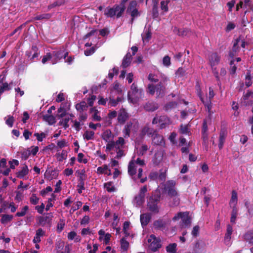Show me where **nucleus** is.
<instances>
[{"instance_id":"nucleus-1","label":"nucleus","mask_w":253,"mask_h":253,"mask_svg":"<svg viewBox=\"0 0 253 253\" xmlns=\"http://www.w3.org/2000/svg\"><path fill=\"white\" fill-rule=\"evenodd\" d=\"M161 195L160 192L152 194L147 202V208L150 211L158 213L159 211V203L160 202Z\"/></svg>"},{"instance_id":"nucleus-2","label":"nucleus","mask_w":253,"mask_h":253,"mask_svg":"<svg viewBox=\"0 0 253 253\" xmlns=\"http://www.w3.org/2000/svg\"><path fill=\"white\" fill-rule=\"evenodd\" d=\"M137 2L135 0H131L126 8V13L129 14L131 16L130 23L132 24L135 18L141 15V12L138 10Z\"/></svg>"},{"instance_id":"nucleus-3","label":"nucleus","mask_w":253,"mask_h":253,"mask_svg":"<svg viewBox=\"0 0 253 253\" xmlns=\"http://www.w3.org/2000/svg\"><path fill=\"white\" fill-rule=\"evenodd\" d=\"M179 219H181L180 226L182 228H186L190 225L191 221L188 212H178L173 217L172 220L175 221L178 220Z\"/></svg>"},{"instance_id":"nucleus-4","label":"nucleus","mask_w":253,"mask_h":253,"mask_svg":"<svg viewBox=\"0 0 253 253\" xmlns=\"http://www.w3.org/2000/svg\"><path fill=\"white\" fill-rule=\"evenodd\" d=\"M130 91L128 92V99L131 102L133 100L136 101L141 97L142 95L143 90L141 88H139L136 84L133 83L130 86Z\"/></svg>"},{"instance_id":"nucleus-5","label":"nucleus","mask_w":253,"mask_h":253,"mask_svg":"<svg viewBox=\"0 0 253 253\" xmlns=\"http://www.w3.org/2000/svg\"><path fill=\"white\" fill-rule=\"evenodd\" d=\"M176 182L174 180H171L167 182L164 189L170 197L174 196H179L175 188Z\"/></svg>"},{"instance_id":"nucleus-6","label":"nucleus","mask_w":253,"mask_h":253,"mask_svg":"<svg viewBox=\"0 0 253 253\" xmlns=\"http://www.w3.org/2000/svg\"><path fill=\"white\" fill-rule=\"evenodd\" d=\"M148 242L150 243L149 249L153 252L157 251L162 246L160 239L157 238L154 235H150L148 240Z\"/></svg>"},{"instance_id":"nucleus-7","label":"nucleus","mask_w":253,"mask_h":253,"mask_svg":"<svg viewBox=\"0 0 253 253\" xmlns=\"http://www.w3.org/2000/svg\"><path fill=\"white\" fill-rule=\"evenodd\" d=\"M147 191L146 185L143 186L139 190L138 195L135 197V201L138 206H141L145 202V193Z\"/></svg>"},{"instance_id":"nucleus-8","label":"nucleus","mask_w":253,"mask_h":253,"mask_svg":"<svg viewBox=\"0 0 253 253\" xmlns=\"http://www.w3.org/2000/svg\"><path fill=\"white\" fill-rule=\"evenodd\" d=\"M40 225L42 226L46 224L50 225L53 218V214L51 212L46 213L43 216H40L38 217Z\"/></svg>"},{"instance_id":"nucleus-9","label":"nucleus","mask_w":253,"mask_h":253,"mask_svg":"<svg viewBox=\"0 0 253 253\" xmlns=\"http://www.w3.org/2000/svg\"><path fill=\"white\" fill-rule=\"evenodd\" d=\"M59 174V170L56 169L50 170L49 168L44 173V178L47 180L50 181L53 179H56Z\"/></svg>"},{"instance_id":"nucleus-10","label":"nucleus","mask_w":253,"mask_h":253,"mask_svg":"<svg viewBox=\"0 0 253 253\" xmlns=\"http://www.w3.org/2000/svg\"><path fill=\"white\" fill-rule=\"evenodd\" d=\"M64 52V49H60L56 50L52 52V56L54 57L52 61V64L56 63L58 61L63 58V53Z\"/></svg>"},{"instance_id":"nucleus-11","label":"nucleus","mask_w":253,"mask_h":253,"mask_svg":"<svg viewBox=\"0 0 253 253\" xmlns=\"http://www.w3.org/2000/svg\"><path fill=\"white\" fill-rule=\"evenodd\" d=\"M227 135V131L226 128L223 127L221 128L219 137V143H218V147L219 149H221L223 148L225 138Z\"/></svg>"},{"instance_id":"nucleus-12","label":"nucleus","mask_w":253,"mask_h":253,"mask_svg":"<svg viewBox=\"0 0 253 253\" xmlns=\"http://www.w3.org/2000/svg\"><path fill=\"white\" fill-rule=\"evenodd\" d=\"M128 118V115L124 108L121 109L118 116V121L120 124H124Z\"/></svg>"},{"instance_id":"nucleus-13","label":"nucleus","mask_w":253,"mask_h":253,"mask_svg":"<svg viewBox=\"0 0 253 253\" xmlns=\"http://www.w3.org/2000/svg\"><path fill=\"white\" fill-rule=\"evenodd\" d=\"M220 60V56L216 52L212 53L209 57V60L211 67L217 65L219 63Z\"/></svg>"},{"instance_id":"nucleus-14","label":"nucleus","mask_w":253,"mask_h":253,"mask_svg":"<svg viewBox=\"0 0 253 253\" xmlns=\"http://www.w3.org/2000/svg\"><path fill=\"white\" fill-rule=\"evenodd\" d=\"M113 7L114 10H115L116 17L117 18H119L122 16L125 9H126V6L122 5L121 3L119 4H115L113 6Z\"/></svg>"},{"instance_id":"nucleus-15","label":"nucleus","mask_w":253,"mask_h":253,"mask_svg":"<svg viewBox=\"0 0 253 253\" xmlns=\"http://www.w3.org/2000/svg\"><path fill=\"white\" fill-rule=\"evenodd\" d=\"M158 108V104L154 101L148 102L144 106V109L148 112H154Z\"/></svg>"},{"instance_id":"nucleus-16","label":"nucleus","mask_w":253,"mask_h":253,"mask_svg":"<svg viewBox=\"0 0 253 253\" xmlns=\"http://www.w3.org/2000/svg\"><path fill=\"white\" fill-rule=\"evenodd\" d=\"M233 232V228L231 225L230 224H228L227 226V231L225 235L224 239V244L228 246L230 245V241L231 240V236Z\"/></svg>"},{"instance_id":"nucleus-17","label":"nucleus","mask_w":253,"mask_h":253,"mask_svg":"<svg viewBox=\"0 0 253 253\" xmlns=\"http://www.w3.org/2000/svg\"><path fill=\"white\" fill-rule=\"evenodd\" d=\"M152 143L154 145H162L165 144V141L163 136L159 134L158 132L154 134V136L152 138Z\"/></svg>"},{"instance_id":"nucleus-18","label":"nucleus","mask_w":253,"mask_h":253,"mask_svg":"<svg viewBox=\"0 0 253 253\" xmlns=\"http://www.w3.org/2000/svg\"><path fill=\"white\" fill-rule=\"evenodd\" d=\"M151 219L150 213H143L140 215V219L143 227L146 226Z\"/></svg>"},{"instance_id":"nucleus-19","label":"nucleus","mask_w":253,"mask_h":253,"mask_svg":"<svg viewBox=\"0 0 253 253\" xmlns=\"http://www.w3.org/2000/svg\"><path fill=\"white\" fill-rule=\"evenodd\" d=\"M163 155L161 151H157L154 155L152 162L155 166H158L163 160Z\"/></svg>"},{"instance_id":"nucleus-20","label":"nucleus","mask_w":253,"mask_h":253,"mask_svg":"<svg viewBox=\"0 0 253 253\" xmlns=\"http://www.w3.org/2000/svg\"><path fill=\"white\" fill-rule=\"evenodd\" d=\"M166 225V222L161 219L155 220L153 223L154 228L157 230H163Z\"/></svg>"},{"instance_id":"nucleus-21","label":"nucleus","mask_w":253,"mask_h":253,"mask_svg":"<svg viewBox=\"0 0 253 253\" xmlns=\"http://www.w3.org/2000/svg\"><path fill=\"white\" fill-rule=\"evenodd\" d=\"M132 126V123L131 122H127L123 130L124 137L125 138H128L130 136V133Z\"/></svg>"},{"instance_id":"nucleus-22","label":"nucleus","mask_w":253,"mask_h":253,"mask_svg":"<svg viewBox=\"0 0 253 253\" xmlns=\"http://www.w3.org/2000/svg\"><path fill=\"white\" fill-rule=\"evenodd\" d=\"M131 57L132 55L130 52H127L126 54L123 58L122 63V66L123 68H126L130 65L131 61Z\"/></svg>"},{"instance_id":"nucleus-23","label":"nucleus","mask_w":253,"mask_h":253,"mask_svg":"<svg viewBox=\"0 0 253 253\" xmlns=\"http://www.w3.org/2000/svg\"><path fill=\"white\" fill-rule=\"evenodd\" d=\"M173 31L176 33L179 36L184 37L187 36L189 32H190V30L188 28H181L178 29L176 27H175Z\"/></svg>"},{"instance_id":"nucleus-24","label":"nucleus","mask_w":253,"mask_h":253,"mask_svg":"<svg viewBox=\"0 0 253 253\" xmlns=\"http://www.w3.org/2000/svg\"><path fill=\"white\" fill-rule=\"evenodd\" d=\"M1 76L0 75V84L2 85L0 86V94H1L4 91L9 90L11 89L10 85L7 83H3V78H1Z\"/></svg>"},{"instance_id":"nucleus-25","label":"nucleus","mask_w":253,"mask_h":253,"mask_svg":"<svg viewBox=\"0 0 253 253\" xmlns=\"http://www.w3.org/2000/svg\"><path fill=\"white\" fill-rule=\"evenodd\" d=\"M238 202V196L237 193L235 190H233L232 191V196L229 202V205L231 207L232 206H235L236 207Z\"/></svg>"},{"instance_id":"nucleus-26","label":"nucleus","mask_w":253,"mask_h":253,"mask_svg":"<svg viewBox=\"0 0 253 253\" xmlns=\"http://www.w3.org/2000/svg\"><path fill=\"white\" fill-rule=\"evenodd\" d=\"M156 91L158 96L163 95L165 93V87L163 83L160 82L157 85H155Z\"/></svg>"},{"instance_id":"nucleus-27","label":"nucleus","mask_w":253,"mask_h":253,"mask_svg":"<svg viewBox=\"0 0 253 253\" xmlns=\"http://www.w3.org/2000/svg\"><path fill=\"white\" fill-rule=\"evenodd\" d=\"M104 15L108 18H113L116 16L113 6L112 7H107L104 10Z\"/></svg>"},{"instance_id":"nucleus-28","label":"nucleus","mask_w":253,"mask_h":253,"mask_svg":"<svg viewBox=\"0 0 253 253\" xmlns=\"http://www.w3.org/2000/svg\"><path fill=\"white\" fill-rule=\"evenodd\" d=\"M75 107H76V110L78 111L82 112L84 111L87 110V108H88V105H87V103L85 101H83L79 103H77Z\"/></svg>"},{"instance_id":"nucleus-29","label":"nucleus","mask_w":253,"mask_h":253,"mask_svg":"<svg viewBox=\"0 0 253 253\" xmlns=\"http://www.w3.org/2000/svg\"><path fill=\"white\" fill-rule=\"evenodd\" d=\"M128 173L131 176L134 175L136 173L135 164V163L132 161H131L129 163L128 166Z\"/></svg>"},{"instance_id":"nucleus-30","label":"nucleus","mask_w":253,"mask_h":253,"mask_svg":"<svg viewBox=\"0 0 253 253\" xmlns=\"http://www.w3.org/2000/svg\"><path fill=\"white\" fill-rule=\"evenodd\" d=\"M29 172V169L27 165L22 168V169L16 173V176L19 178H23L25 176L27 175Z\"/></svg>"},{"instance_id":"nucleus-31","label":"nucleus","mask_w":253,"mask_h":253,"mask_svg":"<svg viewBox=\"0 0 253 253\" xmlns=\"http://www.w3.org/2000/svg\"><path fill=\"white\" fill-rule=\"evenodd\" d=\"M170 200L169 201V206L171 207H174L178 206L180 204V198H179V196H174L173 197H171Z\"/></svg>"},{"instance_id":"nucleus-32","label":"nucleus","mask_w":253,"mask_h":253,"mask_svg":"<svg viewBox=\"0 0 253 253\" xmlns=\"http://www.w3.org/2000/svg\"><path fill=\"white\" fill-rule=\"evenodd\" d=\"M84 180L85 178L83 177V176H81L79 178V183L77 185V187H79V189H78V192L79 194L82 193V190H84L85 189L84 188Z\"/></svg>"},{"instance_id":"nucleus-33","label":"nucleus","mask_w":253,"mask_h":253,"mask_svg":"<svg viewBox=\"0 0 253 253\" xmlns=\"http://www.w3.org/2000/svg\"><path fill=\"white\" fill-rule=\"evenodd\" d=\"M244 238L249 244H253V231L250 230L247 232L244 235Z\"/></svg>"},{"instance_id":"nucleus-34","label":"nucleus","mask_w":253,"mask_h":253,"mask_svg":"<svg viewBox=\"0 0 253 253\" xmlns=\"http://www.w3.org/2000/svg\"><path fill=\"white\" fill-rule=\"evenodd\" d=\"M43 120L48 122L50 125H52L56 123L55 118L52 115H45L43 116Z\"/></svg>"},{"instance_id":"nucleus-35","label":"nucleus","mask_w":253,"mask_h":253,"mask_svg":"<svg viewBox=\"0 0 253 253\" xmlns=\"http://www.w3.org/2000/svg\"><path fill=\"white\" fill-rule=\"evenodd\" d=\"M101 137L106 142H109L110 138L112 137L111 131L109 129H106L102 133Z\"/></svg>"},{"instance_id":"nucleus-36","label":"nucleus","mask_w":253,"mask_h":253,"mask_svg":"<svg viewBox=\"0 0 253 253\" xmlns=\"http://www.w3.org/2000/svg\"><path fill=\"white\" fill-rule=\"evenodd\" d=\"M90 113H93L92 117V119L94 121H100L101 120V118L100 116L98 115V114L99 113V111L97 109H96L95 107H92L90 108Z\"/></svg>"},{"instance_id":"nucleus-37","label":"nucleus","mask_w":253,"mask_h":253,"mask_svg":"<svg viewBox=\"0 0 253 253\" xmlns=\"http://www.w3.org/2000/svg\"><path fill=\"white\" fill-rule=\"evenodd\" d=\"M232 210L231 214L230 222L232 223H235L237 215L238 214V210L235 206H232Z\"/></svg>"},{"instance_id":"nucleus-38","label":"nucleus","mask_w":253,"mask_h":253,"mask_svg":"<svg viewBox=\"0 0 253 253\" xmlns=\"http://www.w3.org/2000/svg\"><path fill=\"white\" fill-rule=\"evenodd\" d=\"M104 187L106 189L108 192H113L116 191V188L113 185V182L109 181L104 183Z\"/></svg>"},{"instance_id":"nucleus-39","label":"nucleus","mask_w":253,"mask_h":253,"mask_svg":"<svg viewBox=\"0 0 253 253\" xmlns=\"http://www.w3.org/2000/svg\"><path fill=\"white\" fill-rule=\"evenodd\" d=\"M57 159L59 162H62L66 159L67 157V152L66 150H63L61 153H57L56 154Z\"/></svg>"},{"instance_id":"nucleus-40","label":"nucleus","mask_w":253,"mask_h":253,"mask_svg":"<svg viewBox=\"0 0 253 253\" xmlns=\"http://www.w3.org/2000/svg\"><path fill=\"white\" fill-rule=\"evenodd\" d=\"M177 106V103L175 101H171L165 105L164 109L166 111H170Z\"/></svg>"},{"instance_id":"nucleus-41","label":"nucleus","mask_w":253,"mask_h":253,"mask_svg":"<svg viewBox=\"0 0 253 253\" xmlns=\"http://www.w3.org/2000/svg\"><path fill=\"white\" fill-rule=\"evenodd\" d=\"M94 135V131L86 130L83 134V137L84 139H86L87 140H92L93 139Z\"/></svg>"},{"instance_id":"nucleus-42","label":"nucleus","mask_w":253,"mask_h":253,"mask_svg":"<svg viewBox=\"0 0 253 253\" xmlns=\"http://www.w3.org/2000/svg\"><path fill=\"white\" fill-rule=\"evenodd\" d=\"M176 243L170 244L167 247L166 251L169 253H175L176 252Z\"/></svg>"},{"instance_id":"nucleus-43","label":"nucleus","mask_w":253,"mask_h":253,"mask_svg":"<svg viewBox=\"0 0 253 253\" xmlns=\"http://www.w3.org/2000/svg\"><path fill=\"white\" fill-rule=\"evenodd\" d=\"M121 248L124 251H126L129 247V243L125 238L121 239Z\"/></svg>"},{"instance_id":"nucleus-44","label":"nucleus","mask_w":253,"mask_h":253,"mask_svg":"<svg viewBox=\"0 0 253 253\" xmlns=\"http://www.w3.org/2000/svg\"><path fill=\"white\" fill-rule=\"evenodd\" d=\"M51 14L50 13H44L37 15L35 17V19L36 20H40L42 19H49L51 17Z\"/></svg>"},{"instance_id":"nucleus-45","label":"nucleus","mask_w":253,"mask_h":253,"mask_svg":"<svg viewBox=\"0 0 253 253\" xmlns=\"http://www.w3.org/2000/svg\"><path fill=\"white\" fill-rule=\"evenodd\" d=\"M32 50H33L34 53L32 54V56L30 58V60L31 62L35 61V58H37L39 55V53L38 52V48L36 45H33L32 46Z\"/></svg>"},{"instance_id":"nucleus-46","label":"nucleus","mask_w":253,"mask_h":253,"mask_svg":"<svg viewBox=\"0 0 253 253\" xmlns=\"http://www.w3.org/2000/svg\"><path fill=\"white\" fill-rule=\"evenodd\" d=\"M13 217L12 215L3 214L1 218V222L3 224L10 221L12 219Z\"/></svg>"},{"instance_id":"nucleus-47","label":"nucleus","mask_w":253,"mask_h":253,"mask_svg":"<svg viewBox=\"0 0 253 253\" xmlns=\"http://www.w3.org/2000/svg\"><path fill=\"white\" fill-rule=\"evenodd\" d=\"M253 84L250 72H248L246 76L245 84L247 87H250Z\"/></svg>"},{"instance_id":"nucleus-48","label":"nucleus","mask_w":253,"mask_h":253,"mask_svg":"<svg viewBox=\"0 0 253 253\" xmlns=\"http://www.w3.org/2000/svg\"><path fill=\"white\" fill-rule=\"evenodd\" d=\"M235 60H230V73L231 75H234L235 74L236 70H237V66L234 63Z\"/></svg>"},{"instance_id":"nucleus-49","label":"nucleus","mask_w":253,"mask_h":253,"mask_svg":"<svg viewBox=\"0 0 253 253\" xmlns=\"http://www.w3.org/2000/svg\"><path fill=\"white\" fill-rule=\"evenodd\" d=\"M169 2V0L161 1V8L162 10L164 12H167L169 10L168 4Z\"/></svg>"},{"instance_id":"nucleus-50","label":"nucleus","mask_w":253,"mask_h":253,"mask_svg":"<svg viewBox=\"0 0 253 253\" xmlns=\"http://www.w3.org/2000/svg\"><path fill=\"white\" fill-rule=\"evenodd\" d=\"M148 150V148L147 145L146 144H143L138 151V155L139 156H143Z\"/></svg>"},{"instance_id":"nucleus-51","label":"nucleus","mask_w":253,"mask_h":253,"mask_svg":"<svg viewBox=\"0 0 253 253\" xmlns=\"http://www.w3.org/2000/svg\"><path fill=\"white\" fill-rule=\"evenodd\" d=\"M152 15L153 18H157L159 16L158 6L157 3H154L152 7Z\"/></svg>"},{"instance_id":"nucleus-52","label":"nucleus","mask_w":253,"mask_h":253,"mask_svg":"<svg viewBox=\"0 0 253 253\" xmlns=\"http://www.w3.org/2000/svg\"><path fill=\"white\" fill-rule=\"evenodd\" d=\"M28 210L29 207L28 206H25L22 208L21 211L16 212L15 216L18 217L23 216L26 214V212L28 211Z\"/></svg>"},{"instance_id":"nucleus-53","label":"nucleus","mask_w":253,"mask_h":253,"mask_svg":"<svg viewBox=\"0 0 253 253\" xmlns=\"http://www.w3.org/2000/svg\"><path fill=\"white\" fill-rule=\"evenodd\" d=\"M55 199V195L52 193L51 195V198H49L48 200V204L46 206L45 210L48 211L50 207H53V204L51 203V201L54 200Z\"/></svg>"},{"instance_id":"nucleus-54","label":"nucleus","mask_w":253,"mask_h":253,"mask_svg":"<svg viewBox=\"0 0 253 253\" xmlns=\"http://www.w3.org/2000/svg\"><path fill=\"white\" fill-rule=\"evenodd\" d=\"M159 123H164L165 124H170V120L169 117L166 115L161 116L159 118Z\"/></svg>"},{"instance_id":"nucleus-55","label":"nucleus","mask_w":253,"mask_h":253,"mask_svg":"<svg viewBox=\"0 0 253 253\" xmlns=\"http://www.w3.org/2000/svg\"><path fill=\"white\" fill-rule=\"evenodd\" d=\"M179 132L181 134H187L190 132V131L187 126L181 125Z\"/></svg>"},{"instance_id":"nucleus-56","label":"nucleus","mask_w":253,"mask_h":253,"mask_svg":"<svg viewBox=\"0 0 253 253\" xmlns=\"http://www.w3.org/2000/svg\"><path fill=\"white\" fill-rule=\"evenodd\" d=\"M108 166L104 165L102 167H99L97 169V173L99 174L105 173L108 170Z\"/></svg>"},{"instance_id":"nucleus-57","label":"nucleus","mask_w":253,"mask_h":253,"mask_svg":"<svg viewBox=\"0 0 253 253\" xmlns=\"http://www.w3.org/2000/svg\"><path fill=\"white\" fill-rule=\"evenodd\" d=\"M39 198H38L36 194H33L30 198V202L33 205H37L39 203Z\"/></svg>"},{"instance_id":"nucleus-58","label":"nucleus","mask_w":253,"mask_h":253,"mask_svg":"<svg viewBox=\"0 0 253 253\" xmlns=\"http://www.w3.org/2000/svg\"><path fill=\"white\" fill-rule=\"evenodd\" d=\"M84 155L82 153H79L78 155L77 160L79 163H83L84 164H86L88 162L86 159H83Z\"/></svg>"},{"instance_id":"nucleus-59","label":"nucleus","mask_w":253,"mask_h":253,"mask_svg":"<svg viewBox=\"0 0 253 253\" xmlns=\"http://www.w3.org/2000/svg\"><path fill=\"white\" fill-rule=\"evenodd\" d=\"M64 247V243L63 242H58L55 245V248L57 250V253H59V252L62 250Z\"/></svg>"},{"instance_id":"nucleus-60","label":"nucleus","mask_w":253,"mask_h":253,"mask_svg":"<svg viewBox=\"0 0 253 253\" xmlns=\"http://www.w3.org/2000/svg\"><path fill=\"white\" fill-rule=\"evenodd\" d=\"M52 57V54L50 52H48L46 55L43 56L42 62L43 64H45L47 61L50 60Z\"/></svg>"},{"instance_id":"nucleus-61","label":"nucleus","mask_w":253,"mask_h":253,"mask_svg":"<svg viewBox=\"0 0 253 253\" xmlns=\"http://www.w3.org/2000/svg\"><path fill=\"white\" fill-rule=\"evenodd\" d=\"M34 136L37 137V139L39 142H42L43 140V139L46 137V135L44 132H42L41 133H35Z\"/></svg>"},{"instance_id":"nucleus-62","label":"nucleus","mask_w":253,"mask_h":253,"mask_svg":"<svg viewBox=\"0 0 253 253\" xmlns=\"http://www.w3.org/2000/svg\"><path fill=\"white\" fill-rule=\"evenodd\" d=\"M240 41V39L239 37V38H237L235 40V42H234V44H233V45L232 47V51H233L234 52H237V51H238L239 49V47L238 46V43H239Z\"/></svg>"},{"instance_id":"nucleus-63","label":"nucleus","mask_w":253,"mask_h":253,"mask_svg":"<svg viewBox=\"0 0 253 253\" xmlns=\"http://www.w3.org/2000/svg\"><path fill=\"white\" fill-rule=\"evenodd\" d=\"M115 146V143L114 141H109L106 145V151L109 152L112 150Z\"/></svg>"},{"instance_id":"nucleus-64","label":"nucleus","mask_w":253,"mask_h":253,"mask_svg":"<svg viewBox=\"0 0 253 253\" xmlns=\"http://www.w3.org/2000/svg\"><path fill=\"white\" fill-rule=\"evenodd\" d=\"M96 99V96L95 95H92L90 97L87 99L88 105L92 107L94 104V101Z\"/></svg>"}]
</instances>
